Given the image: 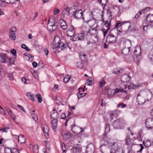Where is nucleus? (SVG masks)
<instances>
[{
	"instance_id": "f03ea898",
	"label": "nucleus",
	"mask_w": 153,
	"mask_h": 153,
	"mask_svg": "<svg viewBox=\"0 0 153 153\" xmlns=\"http://www.w3.org/2000/svg\"><path fill=\"white\" fill-rule=\"evenodd\" d=\"M98 25L96 24V26L94 28H92L91 29L89 30L88 33L87 34V36L88 37H91L90 39L93 40L92 42L95 43L98 41V36L95 34L98 31Z\"/></svg>"
},
{
	"instance_id": "ddd939ff",
	"label": "nucleus",
	"mask_w": 153,
	"mask_h": 153,
	"mask_svg": "<svg viewBox=\"0 0 153 153\" xmlns=\"http://www.w3.org/2000/svg\"><path fill=\"white\" fill-rule=\"evenodd\" d=\"M131 79V77H129L128 75L124 74L121 76L120 79L122 82L123 83H128Z\"/></svg>"
},
{
	"instance_id": "49530a36",
	"label": "nucleus",
	"mask_w": 153,
	"mask_h": 153,
	"mask_svg": "<svg viewBox=\"0 0 153 153\" xmlns=\"http://www.w3.org/2000/svg\"><path fill=\"white\" fill-rule=\"evenodd\" d=\"M110 130V126L108 124H106L105 126V132L106 133H108Z\"/></svg>"
},
{
	"instance_id": "0e129e2a",
	"label": "nucleus",
	"mask_w": 153,
	"mask_h": 153,
	"mask_svg": "<svg viewBox=\"0 0 153 153\" xmlns=\"http://www.w3.org/2000/svg\"><path fill=\"white\" fill-rule=\"evenodd\" d=\"M15 2V0H9V1H6L7 4H13Z\"/></svg>"
},
{
	"instance_id": "58836bf2",
	"label": "nucleus",
	"mask_w": 153,
	"mask_h": 153,
	"mask_svg": "<svg viewBox=\"0 0 153 153\" xmlns=\"http://www.w3.org/2000/svg\"><path fill=\"white\" fill-rule=\"evenodd\" d=\"M76 65L77 68H83V64L81 62H78L76 63Z\"/></svg>"
},
{
	"instance_id": "680f3d73",
	"label": "nucleus",
	"mask_w": 153,
	"mask_h": 153,
	"mask_svg": "<svg viewBox=\"0 0 153 153\" xmlns=\"http://www.w3.org/2000/svg\"><path fill=\"white\" fill-rule=\"evenodd\" d=\"M11 53L13 56H16V51L15 49H12L11 51Z\"/></svg>"
},
{
	"instance_id": "603ef678",
	"label": "nucleus",
	"mask_w": 153,
	"mask_h": 153,
	"mask_svg": "<svg viewBox=\"0 0 153 153\" xmlns=\"http://www.w3.org/2000/svg\"><path fill=\"white\" fill-rule=\"evenodd\" d=\"M60 12V10L56 8H55L53 10V13L54 15H56Z\"/></svg>"
},
{
	"instance_id": "6ab92c4d",
	"label": "nucleus",
	"mask_w": 153,
	"mask_h": 153,
	"mask_svg": "<svg viewBox=\"0 0 153 153\" xmlns=\"http://www.w3.org/2000/svg\"><path fill=\"white\" fill-rule=\"evenodd\" d=\"M61 12L62 14L63 15H65L67 13H68L70 16L71 10L70 9V8H69L68 7H67L66 8H65L62 9V10Z\"/></svg>"
},
{
	"instance_id": "e433bc0d",
	"label": "nucleus",
	"mask_w": 153,
	"mask_h": 153,
	"mask_svg": "<svg viewBox=\"0 0 153 153\" xmlns=\"http://www.w3.org/2000/svg\"><path fill=\"white\" fill-rule=\"evenodd\" d=\"M105 84V82L104 79H102L99 82V85L101 88L104 86Z\"/></svg>"
},
{
	"instance_id": "a19ab883",
	"label": "nucleus",
	"mask_w": 153,
	"mask_h": 153,
	"mask_svg": "<svg viewBox=\"0 0 153 153\" xmlns=\"http://www.w3.org/2000/svg\"><path fill=\"white\" fill-rule=\"evenodd\" d=\"M9 149L11 153H19L18 150L16 149L13 148L12 149Z\"/></svg>"
},
{
	"instance_id": "13d9d810",
	"label": "nucleus",
	"mask_w": 153,
	"mask_h": 153,
	"mask_svg": "<svg viewBox=\"0 0 153 153\" xmlns=\"http://www.w3.org/2000/svg\"><path fill=\"white\" fill-rule=\"evenodd\" d=\"M22 82L25 84L28 83V82H27V81H28V80L26 79L25 77H23L22 79Z\"/></svg>"
},
{
	"instance_id": "79ce46f5",
	"label": "nucleus",
	"mask_w": 153,
	"mask_h": 153,
	"mask_svg": "<svg viewBox=\"0 0 153 153\" xmlns=\"http://www.w3.org/2000/svg\"><path fill=\"white\" fill-rule=\"evenodd\" d=\"M98 1L100 3H101L102 4V5L104 8L106 4V0H100L99 1V0Z\"/></svg>"
},
{
	"instance_id": "473e14b6",
	"label": "nucleus",
	"mask_w": 153,
	"mask_h": 153,
	"mask_svg": "<svg viewBox=\"0 0 153 153\" xmlns=\"http://www.w3.org/2000/svg\"><path fill=\"white\" fill-rule=\"evenodd\" d=\"M125 141L127 145H129L131 144V140L128 136L126 137L125 140Z\"/></svg>"
},
{
	"instance_id": "1a4fd4ad",
	"label": "nucleus",
	"mask_w": 153,
	"mask_h": 153,
	"mask_svg": "<svg viewBox=\"0 0 153 153\" xmlns=\"http://www.w3.org/2000/svg\"><path fill=\"white\" fill-rule=\"evenodd\" d=\"M85 35L84 33L76 34L74 35L72 40L74 41L77 40L82 41L84 39Z\"/></svg>"
},
{
	"instance_id": "c85d7f7f",
	"label": "nucleus",
	"mask_w": 153,
	"mask_h": 153,
	"mask_svg": "<svg viewBox=\"0 0 153 153\" xmlns=\"http://www.w3.org/2000/svg\"><path fill=\"white\" fill-rule=\"evenodd\" d=\"M143 143L144 146L146 147L149 146L151 145L150 141L149 140H147L146 142L143 141Z\"/></svg>"
},
{
	"instance_id": "3c124183",
	"label": "nucleus",
	"mask_w": 153,
	"mask_h": 153,
	"mask_svg": "<svg viewBox=\"0 0 153 153\" xmlns=\"http://www.w3.org/2000/svg\"><path fill=\"white\" fill-rule=\"evenodd\" d=\"M62 150L63 151V153H66L65 147V143H62L61 144Z\"/></svg>"
},
{
	"instance_id": "69168bd1",
	"label": "nucleus",
	"mask_w": 153,
	"mask_h": 153,
	"mask_svg": "<svg viewBox=\"0 0 153 153\" xmlns=\"http://www.w3.org/2000/svg\"><path fill=\"white\" fill-rule=\"evenodd\" d=\"M17 106L19 108H20L21 110H22L24 112H25V110L24 109V108L22 106L20 105H17Z\"/></svg>"
},
{
	"instance_id": "412c9836",
	"label": "nucleus",
	"mask_w": 153,
	"mask_h": 153,
	"mask_svg": "<svg viewBox=\"0 0 153 153\" xmlns=\"http://www.w3.org/2000/svg\"><path fill=\"white\" fill-rule=\"evenodd\" d=\"M81 149V146L78 145L76 146L73 147L71 150V152L74 153L80 152Z\"/></svg>"
},
{
	"instance_id": "052dcab7",
	"label": "nucleus",
	"mask_w": 153,
	"mask_h": 153,
	"mask_svg": "<svg viewBox=\"0 0 153 153\" xmlns=\"http://www.w3.org/2000/svg\"><path fill=\"white\" fill-rule=\"evenodd\" d=\"M9 114L10 116L14 120L15 119V118L14 117V114L12 113V112L11 111L9 113Z\"/></svg>"
},
{
	"instance_id": "7c9ffc66",
	"label": "nucleus",
	"mask_w": 153,
	"mask_h": 153,
	"mask_svg": "<svg viewBox=\"0 0 153 153\" xmlns=\"http://www.w3.org/2000/svg\"><path fill=\"white\" fill-rule=\"evenodd\" d=\"M43 131L45 135L46 136H48V128L47 126H45L43 128Z\"/></svg>"
},
{
	"instance_id": "f3484780",
	"label": "nucleus",
	"mask_w": 153,
	"mask_h": 153,
	"mask_svg": "<svg viewBox=\"0 0 153 153\" xmlns=\"http://www.w3.org/2000/svg\"><path fill=\"white\" fill-rule=\"evenodd\" d=\"M146 23L148 24L153 22V14H149L146 18Z\"/></svg>"
},
{
	"instance_id": "e2e57ef3",
	"label": "nucleus",
	"mask_w": 153,
	"mask_h": 153,
	"mask_svg": "<svg viewBox=\"0 0 153 153\" xmlns=\"http://www.w3.org/2000/svg\"><path fill=\"white\" fill-rule=\"evenodd\" d=\"M33 149L34 150H35L36 152H37L38 151V147L37 145H35L33 148Z\"/></svg>"
},
{
	"instance_id": "09e8293b",
	"label": "nucleus",
	"mask_w": 153,
	"mask_h": 153,
	"mask_svg": "<svg viewBox=\"0 0 153 153\" xmlns=\"http://www.w3.org/2000/svg\"><path fill=\"white\" fill-rule=\"evenodd\" d=\"M86 94L87 93H86L79 94H77V97H78V99H79L82 97H85Z\"/></svg>"
},
{
	"instance_id": "6e6552de",
	"label": "nucleus",
	"mask_w": 153,
	"mask_h": 153,
	"mask_svg": "<svg viewBox=\"0 0 153 153\" xmlns=\"http://www.w3.org/2000/svg\"><path fill=\"white\" fill-rule=\"evenodd\" d=\"M111 32L110 33V34L107 37L106 42L109 43H114L116 41V37L114 36L112 33Z\"/></svg>"
},
{
	"instance_id": "0eeeda50",
	"label": "nucleus",
	"mask_w": 153,
	"mask_h": 153,
	"mask_svg": "<svg viewBox=\"0 0 153 153\" xmlns=\"http://www.w3.org/2000/svg\"><path fill=\"white\" fill-rule=\"evenodd\" d=\"M111 20H110V19H109L108 20H106V22L105 23V27L102 29L104 34V37L110 29V25H111Z\"/></svg>"
},
{
	"instance_id": "4c0bfd02",
	"label": "nucleus",
	"mask_w": 153,
	"mask_h": 153,
	"mask_svg": "<svg viewBox=\"0 0 153 153\" xmlns=\"http://www.w3.org/2000/svg\"><path fill=\"white\" fill-rule=\"evenodd\" d=\"M123 23L122 22L117 23L116 25V26L114 27V28L111 30V31H113V30H114V29H116V28H117L118 27H121Z\"/></svg>"
},
{
	"instance_id": "bf43d9fd",
	"label": "nucleus",
	"mask_w": 153,
	"mask_h": 153,
	"mask_svg": "<svg viewBox=\"0 0 153 153\" xmlns=\"http://www.w3.org/2000/svg\"><path fill=\"white\" fill-rule=\"evenodd\" d=\"M139 146H140V149L137 151V152H140L141 153L142 152V150L143 149L144 147L143 146V145L141 144H140Z\"/></svg>"
},
{
	"instance_id": "de8ad7c7",
	"label": "nucleus",
	"mask_w": 153,
	"mask_h": 153,
	"mask_svg": "<svg viewBox=\"0 0 153 153\" xmlns=\"http://www.w3.org/2000/svg\"><path fill=\"white\" fill-rule=\"evenodd\" d=\"M10 38L12 40H15L16 39V36L15 33H10Z\"/></svg>"
},
{
	"instance_id": "4468645a",
	"label": "nucleus",
	"mask_w": 153,
	"mask_h": 153,
	"mask_svg": "<svg viewBox=\"0 0 153 153\" xmlns=\"http://www.w3.org/2000/svg\"><path fill=\"white\" fill-rule=\"evenodd\" d=\"M141 52V49L140 46H137L135 48L134 50V54L137 58H138L140 56Z\"/></svg>"
},
{
	"instance_id": "393cba45",
	"label": "nucleus",
	"mask_w": 153,
	"mask_h": 153,
	"mask_svg": "<svg viewBox=\"0 0 153 153\" xmlns=\"http://www.w3.org/2000/svg\"><path fill=\"white\" fill-rule=\"evenodd\" d=\"M18 141L20 142L21 143H25L26 140L24 136L22 135H20L18 137Z\"/></svg>"
},
{
	"instance_id": "8fccbe9b",
	"label": "nucleus",
	"mask_w": 153,
	"mask_h": 153,
	"mask_svg": "<svg viewBox=\"0 0 153 153\" xmlns=\"http://www.w3.org/2000/svg\"><path fill=\"white\" fill-rule=\"evenodd\" d=\"M115 114V113L113 112H111L110 113V117L111 120H112L114 117H116V114Z\"/></svg>"
},
{
	"instance_id": "a18cd8bd",
	"label": "nucleus",
	"mask_w": 153,
	"mask_h": 153,
	"mask_svg": "<svg viewBox=\"0 0 153 153\" xmlns=\"http://www.w3.org/2000/svg\"><path fill=\"white\" fill-rule=\"evenodd\" d=\"M22 48L26 50L27 51H30V49L25 44H22L21 45Z\"/></svg>"
},
{
	"instance_id": "dca6fc26",
	"label": "nucleus",
	"mask_w": 153,
	"mask_h": 153,
	"mask_svg": "<svg viewBox=\"0 0 153 153\" xmlns=\"http://www.w3.org/2000/svg\"><path fill=\"white\" fill-rule=\"evenodd\" d=\"M58 120L57 118H54L51 121L52 124V128L54 131H56V128L57 127Z\"/></svg>"
},
{
	"instance_id": "39448f33",
	"label": "nucleus",
	"mask_w": 153,
	"mask_h": 153,
	"mask_svg": "<svg viewBox=\"0 0 153 153\" xmlns=\"http://www.w3.org/2000/svg\"><path fill=\"white\" fill-rule=\"evenodd\" d=\"M110 145L111 146L110 153H122V151L118 147L117 143L115 142L111 143Z\"/></svg>"
},
{
	"instance_id": "72a5a7b5",
	"label": "nucleus",
	"mask_w": 153,
	"mask_h": 153,
	"mask_svg": "<svg viewBox=\"0 0 153 153\" xmlns=\"http://www.w3.org/2000/svg\"><path fill=\"white\" fill-rule=\"evenodd\" d=\"M36 98L38 99V101L39 102H41L42 101V99L41 97V94H40L38 93L36 95Z\"/></svg>"
},
{
	"instance_id": "9b49d317",
	"label": "nucleus",
	"mask_w": 153,
	"mask_h": 153,
	"mask_svg": "<svg viewBox=\"0 0 153 153\" xmlns=\"http://www.w3.org/2000/svg\"><path fill=\"white\" fill-rule=\"evenodd\" d=\"M146 127L148 129H152L153 128V119L152 118H148L146 122Z\"/></svg>"
},
{
	"instance_id": "c9c22d12",
	"label": "nucleus",
	"mask_w": 153,
	"mask_h": 153,
	"mask_svg": "<svg viewBox=\"0 0 153 153\" xmlns=\"http://www.w3.org/2000/svg\"><path fill=\"white\" fill-rule=\"evenodd\" d=\"M149 10L150 8L149 7H146L145 8L143 9V10L139 11L140 15H141L142 14V13H145L146 12H147Z\"/></svg>"
},
{
	"instance_id": "9d476101",
	"label": "nucleus",
	"mask_w": 153,
	"mask_h": 153,
	"mask_svg": "<svg viewBox=\"0 0 153 153\" xmlns=\"http://www.w3.org/2000/svg\"><path fill=\"white\" fill-rule=\"evenodd\" d=\"M75 33V28L72 25L70 26V27L67 30L66 32L67 35L70 37L74 36Z\"/></svg>"
},
{
	"instance_id": "aec40b11",
	"label": "nucleus",
	"mask_w": 153,
	"mask_h": 153,
	"mask_svg": "<svg viewBox=\"0 0 153 153\" xmlns=\"http://www.w3.org/2000/svg\"><path fill=\"white\" fill-rule=\"evenodd\" d=\"M80 129H82V128H80ZM79 129V127L77 126L75 127V125H74L72 128V131L74 133L76 134H79L80 133L82 132L83 131V130H82L80 132H79L76 131Z\"/></svg>"
},
{
	"instance_id": "bb28decb",
	"label": "nucleus",
	"mask_w": 153,
	"mask_h": 153,
	"mask_svg": "<svg viewBox=\"0 0 153 153\" xmlns=\"http://www.w3.org/2000/svg\"><path fill=\"white\" fill-rule=\"evenodd\" d=\"M149 58L150 61L153 64V49L150 51L149 55Z\"/></svg>"
},
{
	"instance_id": "b1692460",
	"label": "nucleus",
	"mask_w": 153,
	"mask_h": 153,
	"mask_svg": "<svg viewBox=\"0 0 153 153\" xmlns=\"http://www.w3.org/2000/svg\"><path fill=\"white\" fill-rule=\"evenodd\" d=\"M0 61L2 63H6L7 61H6V54L4 53H1L0 54Z\"/></svg>"
},
{
	"instance_id": "774afa93",
	"label": "nucleus",
	"mask_w": 153,
	"mask_h": 153,
	"mask_svg": "<svg viewBox=\"0 0 153 153\" xmlns=\"http://www.w3.org/2000/svg\"><path fill=\"white\" fill-rule=\"evenodd\" d=\"M37 65L38 64L37 63L35 62H33L32 63L33 67L35 68H36L37 66Z\"/></svg>"
},
{
	"instance_id": "864d4df0",
	"label": "nucleus",
	"mask_w": 153,
	"mask_h": 153,
	"mask_svg": "<svg viewBox=\"0 0 153 153\" xmlns=\"http://www.w3.org/2000/svg\"><path fill=\"white\" fill-rule=\"evenodd\" d=\"M61 41L60 40H59V41L57 43L55 44V45L56 46V48L58 49L60 48L61 45Z\"/></svg>"
},
{
	"instance_id": "2f4dec72",
	"label": "nucleus",
	"mask_w": 153,
	"mask_h": 153,
	"mask_svg": "<svg viewBox=\"0 0 153 153\" xmlns=\"http://www.w3.org/2000/svg\"><path fill=\"white\" fill-rule=\"evenodd\" d=\"M27 96L33 101H35L34 97L30 93H27L26 94Z\"/></svg>"
},
{
	"instance_id": "4d7b16f0",
	"label": "nucleus",
	"mask_w": 153,
	"mask_h": 153,
	"mask_svg": "<svg viewBox=\"0 0 153 153\" xmlns=\"http://www.w3.org/2000/svg\"><path fill=\"white\" fill-rule=\"evenodd\" d=\"M8 76L10 80H14V76L12 74H9Z\"/></svg>"
},
{
	"instance_id": "7ed1b4c3",
	"label": "nucleus",
	"mask_w": 153,
	"mask_h": 153,
	"mask_svg": "<svg viewBox=\"0 0 153 153\" xmlns=\"http://www.w3.org/2000/svg\"><path fill=\"white\" fill-rule=\"evenodd\" d=\"M125 124V121L122 118H118L114 121L113 125L115 129H121L124 127Z\"/></svg>"
},
{
	"instance_id": "4be33fe9",
	"label": "nucleus",
	"mask_w": 153,
	"mask_h": 153,
	"mask_svg": "<svg viewBox=\"0 0 153 153\" xmlns=\"http://www.w3.org/2000/svg\"><path fill=\"white\" fill-rule=\"evenodd\" d=\"M50 117L52 118H57L58 117L57 112L55 109H53L51 112Z\"/></svg>"
},
{
	"instance_id": "5fc2aeb1",
	"label": "nucleus",
	"mask_w": 153,
	"mask_h": 153,
	"mask_svg": "<svg viewBox=\"0 0 153 153\" xmlns=\"http://www.w3.org/2000/svg\"><path fill=\"white\" fill-rule=\"evenodd\" d=\"M122 71L123 70H121L120 69H117V71H113V73L114 74H117L119 73H121Z\"/></svg>"
},
{
	"instance_id": "a211bd4d",
	"label": "nucleus",
	"mask_w": 153,
	"mask_h": 153,
	"mask_svg": "<svg viewBox=\"0 0 153 153\" xmlns=\"http://www.w3.org/2000/svg\"><path fill=\"white\" fill-rule=\"evenodd\" d=\"M72 134L70 132H68L62 134L63 139L65 141L68 140L70 138L72 137Z\"/></svg>"
},
{
	"instance_id": "37998d69",
	"label": "nucleus",
	"mask_w": 153,
	"mask_h": 153,
	"mask_svg": "<svg viewBox=\"0 0 153 153\" xmlns=\"http://www.w3.org/2000/svg\"><path fill=\"white\" fill-rule=\"evenodd\" d=\"M71 78L70 76H69L68 75H67L65 76L63 79V81L65 83H67L69 80L70 78Z\"/></svg>"
},
{
	"instance_id": "a878e982",
	"label": "nucleus",
	"mask_w": 153,
	"mask_h": 153,
	"mask_svg": "<svg viewBox=\"0 0 153 153\" xmlns=\"http://www.w3.org/2000/svg\"><path fill=\"white\" fill-rule=\"evenodd\" d=\"M80 57L82 61L84 62H87L88 61L87 56L85 54H81Z\"/></svg>"
},
{
	"instance_id": "f257e3e1",
	"label": "nucleus",
	"mask_w": 153,
	"mask_h": 153,
	"mask_svg": "<svg viewBox=\"0 0 153 153\" xmlns=\"http://www.w3.org/2000/svg\"><path fill=\"white\" fill-rule=\"evenodd\" d=\"M83 12L81 10H76L75 11H73V12L71 13L70 16L73 17L76 19H79L82 17V19H83L84 22H86L88 23L89 22H93L94 24L95 23L96 21L95 20L93 19L91 20L90 19L89 20H87L86 21H85V20L84 19V18L83 16Z\"/></svg>"
},
{
	"instance_id": "ea45409f",
	"label": "nucleus",
	"mask_w": 153,
	"mask_h": 153,
	"mask_svg": "<svg viewBox=\"0 0 153 153\" xmlns=\"http://www.w3.org/2000/svg\"><path fill=\"white\" fill-rule=\"evenodd\" d=\"M107 15L108 16L109 19H110V20H111L112 15L111 11L109 10H107Z\"/></svg>"
},
{
	"instance_id": "6e6d98bb",
	"label": "nucleus",
	"mask_w": 153,
	"mask_h": 153,
	"mask_svg": "<svg viewBox=\"0 0 153 153\" xmlns=\"http://www.w3.org/2000/svg\"><path fill=\"white\" fill-rule=\"evenodd\" d=\"M9 129V128L5 127L4 128H1L0 129V131H2V132H7V130Z\"/></svg>"
},
{
	"instance_id": "f704fd0d",
	"label": "nucleus",
	"mask_w": 153,
	"mask_h": 153,
	"mask_svg": "<svg viewBox=\"0 0 153 153\" xmlns=\"http://www.w3.org/2000/svg\"><path fill=\"white\" fill-rule=\"evenodd\" d=\"M30 114L32 116V118L35 120H38V116L36 114L34 113H32L31 112H30Z\"/></svg>"
},
{
	"instance_id": "338daca9",
	"label": "nucleus",
	"mask_w": 153,
	"mask_h": 153,
	"mask_svg": "<svg viewBox=\"0 0 153 153\" xmlns=\"http://www.w3.org/2000/svg\"><path fill=\"white\" fill-rule=\"evenodd\" d=\"M149 26L150 27L151 25H147L144 26L143 27V30L144 31L146 32H147V29L148 27Z\"/></svg>"
},
{
	"instance_id": "20e7f679",
	"label": "nucleus",
	"mask_w": 153,
	"mask_h": 153,
	"mask_svg": "<svg viewBox=\"0 0 153 153\" xmlns=\"http://www.w3.org/2000/svg\"><path fill=\"white\" fill-rule=\"evenodd\" d=\"M125 47L122 50V53L124 55H128L130 52V48L131 45V42L129 39H127L125 41Z\"/></svg>"
},
{
	"instance_id": "2eb2a0df",
	"label": "nucleus",
	"mask_w": 153,
	"mask_h": 153,
	"mask_svg": "<svg viewBox=\"0 0 153 153\" xmlns=\"http://www.w3.org/2000/svg\"><path fill=\"white\" fill-rule=\"evenodd\" d=\"M60 27L62 29L65 30L67 28V25L65 21L63 19H61L59 21Z\"/></svg>"
},
{
	"instance_id": "f8f14e48",
	"label": "nucleus",
	"mask_w": 153,
	"mask_h": 153,
	"mask_svg": "<svg viewBox=\"0 0 153 153\" xmlns=\"http://www.w3.org/2000/svg\"><path fill=\"white\" fill-rule=\"evenodd\" d=\"M111 93V94H109V93H108V94H109L111 97H114V95L118 93L122 92L124 93V92H126V91L125 90H123V88H116L115 89H113L110 92Z\"/></svg>"
},
{
	"instance_id": "cd10ccee",
	"label": "nucleus",
	"mask_w": 153,
	"mask_h": 153,
	"mask_svg": "<svg viewBox=\"0 0 153 153\" xmlns=\"http://www.w3.org/2000/svg\"><path fill=\"white\" fill-rule=\"evenodd\" d=\"M60 45V48H61V50H65V49L67 48V47L70 49H71L69 46L67 44H64L63 43H61Z\"/></svg>"
},
{
	"instance_id": "5701e85b",
	"label": "nucleus",
	"mask_w": 153,
	"mask_h": 153,
	"mask_svg": "<svg viewBox=\"0 0 153 153\" xmlns=\"http://www.w3.org/2000/svg\"><path fill=\"white\" fill-rule=\"evenodd\" d=\"M140 94H139L137 95V101L138 102V103L140 104H142L146 102L145 100L143 99V98L142 97H139L140 96Z\"/></svg>"
},
{
	"instance_id": "c756f323",
	"label": "nucleus",
	"mask_w": 153,
	"mask_h": 153,
	"mask_svg": "<svg viewBox=\"0 0 153 153\" xmlns=\"http://www.w3.org/2000/svg\"><path fill=\"white\" fill-rule=\"evenodd\" d=\"M55 39L54 40L53 43L51 45V50L54 53H56V51H57V50L58 49L56 46L55 45L54 42H55Z\"/></svg>"
},
{
	"instance_id": "c03bdc74",
	"label": "nucleus",
	"mask_w": 153,
	"mask_h": 153,
	"mask_svg": "<svg viewBox=\"0 0 153 153\" xmlns=\"http://www.w3.org/2000/svg\"><path fill=\"white\" fill-rule=\"evenodd\" d=\"M93 83V82L91 79H88L87 80V84L89 85H91Z\"/></svg>"
},
{
	"instance_id": "423d86ee",
	"label": "nucleus",
	"mask_w": 153,
	"mask_h": 153,
	"mask_svg": "<svg viewBox=\"0 0 153 153\" xmlns=\"http://www.w3.org/2000/svg\"><path fill=\"white\" fill-rule=\"evenodd\" d=\"M47 28L50 32H52L54 31L57 28V26L55 25L54 22H51L49 20L47 24Z\"/></svg>"
}]
</instances>
